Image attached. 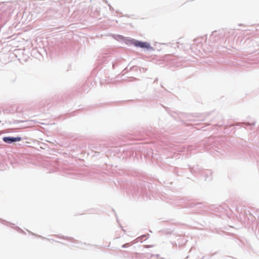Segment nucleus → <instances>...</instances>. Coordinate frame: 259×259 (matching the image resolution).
<instances>
[{
    "label": "nucleus",
    "instance_id": "nucleus-1",
    "mask_svg": "<svg viewBox=\"0 0 259 259\" xmlns=\"http://www.w3.org/2000/svg\"><path fill=\"white\" fill-rule=\"evenodd\" d=\"M133 44L137 47H140L141 48H146L147 49H152L150 45L147 42H142L138 40H134Z\"/></svg>",
    "mask_w": 259,
    "mask_h": 259
},
{
    "label": "nucleus",
    "instance_id": "nucleus-2",
    "mask_svg": "<svg viewBox=\"0 0 259 259\" xmlns=\"http://www.w3.org/2000/svg\"><path fill=\"white\" fill-rule=\"evenodd\" d=\"M4 142L7 143H12L15 142L20 141L21 140V137L12 138L9 137H6L3 138Z\"/></svg>",
    "mask_w": 259,
    "mask_h": 259
},
{
    "label": "nucleus",
    "instance_id": "nucleus-3",
    "mask_svg": "<svg viewBox=\"0 0 259 259\" xmlns=\"http://www.w3.org/2000/svg\"><path fill=\"white\" fill-rule=\"evenodd\" d=\"M127 244H124V245H122V247H125L126 246V245H127Z\"/></svg>",
    "mask_w": 259,
    "mask_h": 259
}]
</instances>
